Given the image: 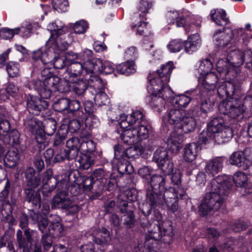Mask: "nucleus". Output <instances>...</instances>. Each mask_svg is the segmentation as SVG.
<instances>
[{
    "instance_id": "obj_24",
    "label": "nucleus",
    "mask_w": 252,
    "mask_h": 252,
    "mask_svg": "<svg viewBox=\"0 0 252 252\" xmlns=\"http://www.w3.org/2000/svg\"><path fill=\"white\" fill-rule=\"evenodd\" d=\"M166 184L167 176L165 175L155 174L151 177L149 187L164 192L169 189V188L166 187Z\"/></svg>"
},
{
    "instance_id": "obj_28",
    "label": "nucleus",
    "mask_w": 252,
    "mask_h": 252,
    "mask_svg": "<svg viewBox=\"0 0 252 252\" xmlns=\"http://www.w3.org/2000/svg\"><path fill=\"white\" fill-rule=\"evenodd\" d=\"M229 162L231 165L236 166L243 170H246L248 169L242 151L233 152L229 158Z\"/></svg>"
},
{
    "instance_id": "obj_9",
    "label": "nucleus",
    "mask_w": 252,
    "mask_h": 252,
    "mask_svg": "<svg viewBox=\"0 0 252 252\" xmlns=\"http://www.w3.org/2000/svg\"><path fill=\"white\" fill-rule=\"evenodd\" d=\"M117 206L120 212L124 214L121 217L123 224L128 228L133 227L135 222V216L133 212L128 209L127 201L119 198Z\"/></svg>"
},
{
    "instance_id": "obj_53",
    "label": "nucleus",
    "mask_w": 252,
    "mask_h": 252,
    "mask_svg": "<svg viewBox=\"0 0 252 252\" xmlns=\"http://www.w3.org/2000/svg\"><path fill=\"white\" fill-rule=\"evenodd\" d=\"M158 166L164 173L166 176L170 175L174 170V164L170 158L162 162L161 164H159Z\"/></svg>"
},
{
    "instance_id": "obj_56",
    "label": "nucleus",
    "mask_w": 252,
    "mask_h": 252,
    "mask_svg": "<svg viewBox=\"0 0 252 252\" xmlns=\"http://www.w3.org/2000/svg\"><path fill=\"white\" fill-rule=\"evenodd\" d=\"M63 231L62 224L58 220L55 222H51L49 227L50 233L55 236H60Z\"/></svg>"
},
{
    "instance_id": "obj_31",
    "label": "nucleus",
    "mask_w": 252,
    "mask_h": 252,
    "mask_svg": "<svg viewBox=\"0 0 252 252\" xmlns=\"http://www.w3.org/2000/svg\"><path fill=\"white\" fill-rule=\"evenodd\" d=\"M186 115V113L184 110L179 109H172L167 113L168 121L172 125L179 124Z\"/></svg>"
},
{
    "instance_id": "obj_37",
    "label": "nucleus",
    "mask_w": 252,
    "mask_h": 252,
    "mask_svg": "<svg viewBox=\"0 0 252 252\" xmlns=\"http://www.w3.org/2000/svg\"><path fill=\"white\" fill-rule=\"evenodd\" d=\"M84 115L86 119L90 120L93 125L95 124L97 121L96 116L94 115L95 108L93 102L90 100H86L84 103Z\"/></svg>"
},
{
    "instance_id": "obj_3",
    "label": "nucleus",
    "mask_w": 252,
    "mask_h": 252,
    "mask_svg": "<svg viewBox=\"0 0 252 252\" xmlns=\"http://www.w3.org/2000/svg\"><path fill=\"white\" fill-rule=\"evenodd\" d=\"M153 215L156 222L150 225L148 233L145 236L144 246L149 249L153 247L156 241L162 239L164 243H170L174 237L172 223L166 221L160 223L159 221L162 218V215L158 210L154 209Z\"/></svg>"
},
{
    "instance_id": "obj_29",
    "label": "nucleus",
    "mask_w": 252,
    "mask_h": 252,
    "mask_svg": "<svg viewBox=\"0 0 252 252\" xmlns=\"http://www.w3.org/2000/svg\"><path fill=\"white\" fill-rule=\"evenodd\" d=\"M226 12L222 9H213L211 11L210 16L212 20L219 26H223L229 23V19L226 17Z\"/></svg>"
},
{
    "instance_id": "obj_32",
    "label": "nucleus",
    "mask_w": 252,
    "mask_h": 252,
    "mask_svg": "<svg viewBox=\"0 0 252 252\" xmlns=\"http://www.w3.org/2000/svg\"><path fill=\"white\" fill-rule=\"evenodd\" d=\"M67 112L72 115L73 118H78L83 119L84 111L82 108H81L80 102L77 100H70L68 104Z\"/></svg>"
},
{
    "instance_id": "obj_38",
    "label": "nucleus",
    "mask_w": 252,
    "mask_h": 252,
    "mask_svg": "<svg viewBox=\"0 0 252 252\" xmlns=\"http://www.w3.org/2000/svg\"><path fill=\"white\" fill-rule=\"evenodd\" d=\"M78 161L80 169L87 170L94 165V158L91 154L81 153Z\"/></svg>"
},
{
    "instance_id": "obj_33",
    "label": "nucleus",
    "mask_w": 252,
    "mask_h": 252,
    "mask_svg": "<svg viewBox=\"0 0 252 252\" xmlns=\"http://www.w3.org/2000/svg\"><path fill=\"white\" fill-rule=\"evenodd\" d=\"M225 125L224 119L222 117H216L208 124L207 128L215 135L222 129Z\"/></svg>"
},
{
    "instance_id": "obj_2",
    "label": "nucleus",
    "mask_w": 252,
    "mask_h": 252,
    "mask_svg": "<svg viewBox=\"0 0 252 252\" xmlns=\"http://www.w3.org/2000/svg\"><path fill=\"white\" fill-rule=\"evenodd\" d=\"M174 68L172 62H169L162 64L157 71L152 74L150 73L148 79L150 85L148 89L152 92L150 105L154 108H158L164 105V92L166 89L168 90V84L170 80V75Z\"/></svg>"
},
{
    "instance_id": "obj_5",
    "label": "nucleus",
    "mask_w": 252,
    "mask_h": 252,
    "mask_svg": "<svg viewBox=\"0 0 252 252\" xmlns=\"http://www.w3.org/2000/svg\"><path fill=\"white\" fill-rule=\"evenodd\" d=\"M248 107L252 111V96L246 97L242 104L241 101L233 98L223 100L220 104L219 110L220 113L231 119L240 121L244 117V113Z\"/></svg>"
},
{
    "instance_id": "obj_4",
    "label": "nucleus",
    "mask_w": 252,
    "mask_h": 252,
    "mask_svg": "<svg viewBox=\"0 0 252 252\" xmlns=\"http://www.w3.org/2000/svg\"><path fill=\"white\" fill-rule=\"evenodd\" d=\"M185 194L184 190H176L175 188L171 187H169V189L164 192L148 187L146 190V199L151 205L156 207L165 205L170 211L174 213L179 208V198L183 199Z\"/></svg>"
},
{
    "instance_id": "obj_42",
    "label": "nucleus",
    "mask_w": 252,
    "mask_h": 252,
    "mask_svg": "<svg viewBox=\"0 0 252 252\" xmlns=\"http://www.w3.org/2000/svg\"><path fill=\"white\" fill-rule=\"evenodd\" d=\"M117 70L119 73L129 75L135 72V63L133 61H128L119 64Z\"/></svg>"
},
{
    "instance_id": "obj_64",
    "label": "nucleus",
    "mask_w": 252,
    "mask_h": 252,
    "mask_svg": "<svg viewBox=\"0 0 252 252\" xmlns=\"http://www.w3.org/2000/svg\"><path fill=\"white\" fill-rule=\"evenodd\" d=\"M184 43L180 39L172 40L167 45V47L171 52L176 53L179 52L183 49Z\"/></svg>"
},
{
    "instance_id": "obj_17",
    "label": "nucleus",
    "mask_w": 252,
    "mask_h": 252,
    "mask_svg": "<svg viewBox=\"0 0 252 252\" xmlns=\"http://www.w3.org/2000/svg\"><path fill=\"white\" fill-rule=\"evenodd\" d=\"M224 158L217 157L210 160L205 166V171L213 176L220 172L223 167Z\"/></svg>"
},
{
    "instance_id": "obj_36",
    "label": "nucleus",
    "mask_w": 252,
    "mask_h": 252,
    "mask_svg": "<svg viewBox=\"0 0 252 252\" xmlns=\"http://www.w3.org/2000/svg\"><path fill=\"white\" fill-rule=\"evenodd\" d=\"M68 133V127L64 126L60 127L56 134L54 141L53 147L57 149L61 148L64 144V141L66 139Z\"/></svg>"
},
{
    "instance_id": "obj_54",
    "label": "nucleus",
    "mask_w": 252,
    "mask_h": 252,
    "mask_svg": "<svg viewBox=\"0 0 252 252\" xmlns=\"http://www.w3.org/2000/svg\"><path fill=\"white\" fill-rule=\"evenodd\" d=\"M233 180L236 186L239 187H244L247 183V177L242 172H237L233 176Z\"/></svg>"
},
{
    "instance_id": "obj_25",
    "label": "nucleus",
    "mask_w": 252,
    "mask_h": 252,
    "mask_svg": "<svg viewBox=\"0 0 252 252\" xmlns=\"http://www.w3.org/2000/svg\"><path fill=\"white\" fill-rule=\"evenodd\" d=\"M103 66V62L101 60L99 59H93L84 63V70L88 75L102 73Z\"/></svg>"
},
{
    "instance_id": "obj_14",
    "label": "nucleus",
    "mask_w": 252,
    "mask_h": 252,
    "mask_svg": "<svg viewBox=\"0 0 252 252\" xmlns=\"http://www.w3.org/2000/svg\"><path fill=\"white\" fill-rule=\"evenodd\" d=\"M72 41L71 36L68 34H65L64 32L63 33L59 34L54 37V40L52 41L49 42L48 40L47 44L48 46L51 45L57 47L60 50L64 51L68 48Z\"/></svg>"
},
{
    "instance_id": "obj_23",
    "label": "nucleus",
    "mask_w": 252,
    "mask_h": 252,
    "mask_svg": "<svg viewBox=\"0 0 252 252\" xmlns=\"http://www.w3.org/2000/svg\"><path fill=\"white\" fill-rule=\"evenodd\" d=\"M43 184L47 185L48 187L54 190L56 187L58 189H61L63 184H65V180H63L58 182L57 179L52 176V170L50 169H48L43 173L42 179Z\"/></svg>"
},
{
    "instance_id": "obj_59",
    "label": "nucleus",
    "mask_w": 252,
    "mask_h": 252,
    "mask_svg": "<svg viewBox=\"0 0 252 252\" xmlns=\"http://www.w3.org/2000/svg\"><path fill=\"white\" fill-rule=\"evenodd\" d=\"M10 129V124L7 120H0V140H2V137L5 138L8 135Z\"/></svg>"
},
{
    "instance_id": "obj_13",
    "label": "nucleus",
    "mask_w": 252,
    "mask_h": 252,
    "mask_svg": "<svg viewBox=\"0 0 252 252\" xmlns=\"http://www.w3.org/2000/svg\"><path fill=\"white\" fill-rule=\"evenodd\" d=\"M84 70V65L78 62H72L68 64L64 74L65 79L69 82H74L75 79L77 80L82 74Z\"/></svg>"
},
{
    "instance_id": "obj_63",
    "label": "nucleus",
    "mask_w": 252,
    "mask_h": 252,
    "mask_svg": "<svg viewBox=\"0 0 252 252\" xmlns=\"http://www.w3.org/2000/svg\"><path fill=\"white\" fill-rule=\"evenodd\" d=\"M69 99L67 98H62L55 103V107L56 110L59 112H62L64 110L68 111Z\"/></svg>"
},
{
    "instance_id": "obj_61",
    "label": "nucleus",
    "mask_w": 252,
    "mask_h": 252,
    "mask_svg": "<svg viewBox=\"0 0 252 252\" xmlns=\"http://www.w3.org/2000/svg\"><path fill=\"white\" fill-rule=\"evenodd\" d=\"M198 139L200 144H206L214 139V135L207 128L206 130H203L199 134Z\"/></svg>"
},
{
    "instance_id": "obj_48",
    "label": "nucleus",
    "mask_w": 252,
    "mask_h": 252,
    "mask_svg": "<svg viewBox=\"0 0 252 252\" xmlns=\"http://www.w3.org/2000/svg\"><path fill=\"white\" fill-rule=\"evenodd\" d=\"M84 117V116L83 117H84L83 119L74 118V119L71 120L69 123V127L72 128L75 131L80 129L81 126L83 124H85L86 126H93L94 125L92 124V122H90V120L86 119Z\"/></svg>"
},
{
    "instance_id": "obj_45",
    "label": "nucleus",
    "mask_w": 252,
    "mask_h": 252,
    "mask_svg": "<svg viewBox=\"0 0 252 252\" xmlns=\"http://www.w3.org/2000/svg\"><path fill=\"white\" fill-rule=\"evenodd\" d=\"M168 148L170 149L173 152H177L182 147L181 143L179 142V138L176 133H173L165 141Z\"/></svg>"
},
{
    "instance_id": "obj_15",
    "label": "nucleus",
    "mask_w": 252,
    "mask_h": 252,
    "mask_svg": "<svg viewBox=\"0 0 252 252\" xmlns=\"http://www.w3.org/2000/svg\"><path fill=\"white\" fill-rule=\"evenodd\" d=\"M10 188V183L7 180L4 189L0 193V211L7 209L11 213L15 206V203L8 200L9 190Z\"/></svg>"
},
{
    "instance_id": "obj_27",
    "label": "nucleus",
    "mask_w": 252,
    "mask_h": 252,
    "mask_svg": "<svg viewBox=\"0 0 252 252\" xmlns=\"http://www.w3.org/2000/svg\"><path fill=\"white\" fill-rule=\"evenodd\" d=\"M233 131L228 126H225L217 134L214 135L215 142L218 144H223L228 141L233 137Z\"/></svg>"
},
{
    "instance_id": "obj_6",
    "label": "nucleus",
    "mask_w": 252,
    "mask_h": 252,
    "mask_svg": "<svg viewBox=\"0 0 252 252\" xmlns=\"http://www.w3.org/2000/svg\"><path fill=\"white\" fill-rule=\"evenodd\" d=\"M28 218L27 215L23 214L20 218L19 226L24 232L18 229L16 233V240L19 249H22L23 252H41L40 246L36 244H32V230L28 228Z\"/></svg>"
},
{
    "instance_id": "obj_41",
    "label": "nucleus",
    "mask_w": 252,
    "mask_h": 252,
    "mask_svg": "<svg viewBox=\"0 0 252 252\" xmlns=\"http://www.w3.org/2000/svg\"><path fill=\"white\" fill-rule=\"evenodd\" d=\"M181 122L182 124L180 126V127L184 133L192 131L196 126V123L195 120L191 116L186 115Z\"/></svg>"
},
{
    "instance_id": "obj_10",
    "label": "nucleus",
    "mask_w": 252,
    "mask_h": 252,
    "mask_svg": "<svg viewBox=\"0 0 252 252\" xmlns=\"http://www.w3.org/2000/svg\"><path fill=\"white\" fill-rule=\"evenodd\" d=\"M82 183L85 191H91L95 193V195L91 196L92 199H95L100 196L101 192L103 189V185L101 183V181L97 179L94 180L93 176H84L82 177Z\"/></svg>"
},
{
    "instance_id": "obj_47",
    "label": "nucleus",
    "mask_w": 252,
    "mask_h": 252,
    "mask_svg": "<svg viewBox=\"0 0 252 252\" xmlns=\"http://www.w3.org/2000/svg\"><path fill=\"white\" fill-rule=\"evenodd\" d=\"M136 135H137L138 141L140 140L146 139L149 137V130L145 124H140L132 127Z\"/></svg>"
},
{
    "instance_id": "obj_52",
    "label": "nucleus",
    "mask_w": 252,
    "mask_h": 252,
    "mask_svg": "<svg viewBox=\"0 0 252 252\" xmlns=\"http://www.w3.org/2000/svg\"><path fill=\"white\" fill-rule=\"evenodd\" d=\"M20 31V28L13 29L4 28L0 29V37L3 39H11L15 34H18Z\"/></svg>"
},
{
    "instance_id": "obj_57",
    "label": "nucleus",
    "mask_w": 252,
    "mask_h": 252,
    "mask_svg": "<svg viewBox=\"0 0 252 252\" xmlns=\"http://www.w3.org/2000/svg\"><path fill=\"white\" fill-rule=\"evenodd\" d=\"M177 12L170 13L168 17L169 23L173 24L176 22L177 27H184L186 23L185 19L183 17L179 18Z\"/></svg>"
},
{
    "instance_id": "obj_11",
    "label": "nucleus",
    "mask_w": 252,
    "mask_h": 252,
    "mask_svg": "<svg viewBox=\"0 0 252 252\" xmlns=\"http://www.w3.org/2000/svg\"><path fill=\"white\" fill-rule=\"evenodd\" d=\"M227 57L229 59L232 67L239 66L245 62L246 67L251 68L249 60L252 57V52L250 50H246L244 52L232 51L228 54Z\"/></svg>"
},
{
    "instance_id": "obj_1",
    "label": "nucleus",
    "mask_w": 252,
    "mask_h": 252,
    "mask_svg": "<svg viewBox=\"0 0 252 252\" xmlns=\"http://www.w3.org/2000/svg\"><path fill=\"white\" fill-rule=\"evenodd\" d=\"M232 186L231 178L226 176H218L208 186L210 191L206 193L198 206L202 216H207L212 211L219 210L223 205Z\"/></svg>"
},
{
    "instance_id": "obj_8",
    "label": "nucleus",
    "mask_w": 252,
    "mask_h": 252,
    "mask_svg": "<svg viewBox=\"0 0 252 252\" xmlns=\"http://www.w3.org/2000/svg\"><path fill=\"white\" fill-rule=\"evenodd\" d=\"M48 102L36 96L29 95L27 97V107L30 113L35 115L45 117L49 115Z\"/></svg>"
},
{
    "instance_id": "obj_46",
    "label": "nucleus",
    "mask_w": 252,
    "mask_h": 252,
    "mask_svg": "<svg viewBox=\"0 0 252 252\" xmlns=\"http://www.w3.org/2000/svg\"><path fill=\"white\" fill-rule=\"evenodd\" d=\"M232 68L229 62V59L227 57L225 59H220L216 63V68L218 72L226 75Z\"/></svg>"
},
{
    "instance_id": "obj_34",
    "label": "nucleus",
    "mask_w": 252,
    "mask_h": 252,
    "mask_svg": "<svg viewBox=\"0 0 252 252\" xmlns=\"http://www.w3.org/2000/svg\"><path fill=\"white\" fill-rule=\"evenodd\" d=\"M19 159V152L17 149H11L9 150L4 159L5 166L8 168L14 167Z\"/></svg>"
},
{
    "instance_id": "obj_60",
    "label": "nucleus",
    "mask_w": 252,
    "mask_h": 252,
    "mask_svg": "<svg viewBox=\"0 0 252 252\" xmlns=\"http://www.w3.org/2000/svg\"><path fill=\"white\" fill-rule=\"evenodd\" d=\"M156 207L155 205H151L149 201L145 200V202L139 204V209L142 214L146 217L151 214L152 210Z\"/></svg>"
},
{
    "instance_id": "obj_12",
    "label": "nucleus",
    "mask_w": 252,
    "mask_h": 252,
    "mask_svg": "<svg viewBox=\"0 0 252 252\" xmlns=\"http://www.w3.org/2000/svg\"><path fill=\"white\" fill-rule=\"evenodd\" d=\"M146 124L144 115L143 113L139 110L133 111L131 114L126 116L125 120H123L120 123V126L122 128L128 127H135L134 125L138 126L140 124Z\"/></svg>"
},
{
    "instance_id": "obj_7",
    "label": "nucleus",
    "mask_w": 252,
    "mask_h": 252,
    "mask_svg": "<svg viewBox=\"0 0 252 252\" xmlns=\"http://www.w3.org/2000/svg\"><path fill=\"white\" fill-rule=\"evenodd\" d=\"M41 74L44 78L42 80H37L34 82V88L41 97L48 99L51 96L50 90L51 86L58 81V77L53 76L50 69L49 68L42 69Z\"/></svg>"
},
{
    "instance_id": "obj_43",
    "label": "nucleus",
    "mask_w": 252,
    "mask_h": 252,
    "mask_svg": "<svg viewBox=\"0 0 252 252\" xmlns=\"http://www.w3.org/2000/svg\"><path fill=\"white\" fill-rule=\"evenodd\" d=\"M71 82V89L78 95H83L88 87L87 80L77 79V80L75 79L74 82Z\"/></svg>"
},
{
    "instance_id": "obj_22",
    "label": "nucleus",
    "mask_w": 252,
    "mask_h": 252,
    "mask_svg": "<svg viewBox=\"0 0 252 252\" xmlns=\"http://www.w3.org/2000/svg\"><path fill=\"white\" fill-rule=\"evenodd\" d=\"M71 201L66 191H61L53 198L52 206L55 208L66 209L71 204Z\"/></svg>"
},
{
    "instance_id": "obj_19",
    "label": "nucleus",
    "mask_w": 252,
    "mask_h": 252,
    "mask_svg": "<svg viewBox=\"0 0 252 252\" xmlns=\"http://www.w3.org/2000/svg\"><path fill=\"white\" fill-rule=\"evenodd\" d=\"M24 193L25 200L31 203L35 210L41 207V196L39 190H35L34 189L25 188Z\"/></svg>"
},
{
    "instance_id": "obj_44",
    "label": "nucleus",
    "mask_w": 252,
    "mask_h": 252,
    "mask_svg": "<svg viewBox=\"0 0 252 252\" xmlns=\"http://www.w3.org/2000/svg\"><path fill=\"white\" fill-rule=\"evenodd\" d=\"M56 121L52 118L45 119L43 122H42L43 131H44L48 136H51L54 134L56 129Z\"/></svg>"
},
{
    "instance_id": "obj_18",
    "label": "nucleus",
    "mask_w": 252,
    "mask_h": 252,
    "mask_svg": "<svg viewBox=\"0 0 252 252\" xmlns=\"http://www.w3.org/2000/svg\"><path fill=\"white\" fill-rule=\"evenodd\" d=\"M25 176L27 182L25 188L35 189L41 183V177L39 173H36L33 168L29 167L25 172Z\"/></svg>"
},
{
    "instance_id": "obj_16",
    "label": "nucleus",
    "mask_w": 252,
    "mask_h": 252,
    "mask_svg": "<svg viewBox=\"0 0 252 252\" xmlns=\"http://www.w3.org/2000/svg\"><path fill=\"white\" fill-rule=\"evenodd\" d=\"M218 81V77L214 72H210L205 74L204 78L199 79L202 87L201 91L207 92L214 91Z\"/></svg>"
},
{
    "instance_id": "obj_35",
    "label": "nucleus",
    "mask_w": 252,
    "mask_h": 252,
    "mask_svg": "<svg viewBox=\"0 0 252 252\" xmlns=\"http://www.w3.org/2000/svg\"><path fill=\"white\" fill-rule=\"evenodd\" d=\"M198 146L196 143H190L186 146L184 149L183 158L188 162L194 160L197 156Z\"/></svg>"
},
{
    "instance_id": "obj_40",
    "label": "nucleus",
    "mask_w": 252,
    "mask_h": 252,
    "mask_svg": "<svg viewBox=\"0 0 252 252\" xmlns=\"http://www.w3.org/2000/svg\"><path fill=\"white\" fill-rule=\"evenodd\" d=\"M169 158L167 150L163 147H159L154 152L153 161L158 166Z\"/></svg>"
},
{
    "instance_id": "obj_50",
    "label": "nucleus",
    "mask_w": 252,
    "mask_h": 252,
    "mask_svg": "<svg viewBox=\"0 0 252 252\" xmlns=\"http://www.w3.org/2000/svg\"><path fill=\"white\" fill-rule=\"evenodd\" d=\"M25 124L32 133L40 129L42 126V122L34 117L27 118Z\"/></svg>"
},
{
    "instance_id": "obj_30",
    "label": "nucleus",
    "mask_w": 252,
    "mask_h": 252,
    "mask_svg": "<svg viewBox=\"0 0 252 252\" xmlns=\"http://www.w3.org/2000/svg\"><path fill=\"white\" fill-rule=\"evenodd\" d=\"M50 93L52 92H59L60 93H67L71 90V82H69L67 79L60 80L58 77V81L54 83L50 88Z\"/></svg>"
},
{
    "instance_id": "obj_49",
    "label": "nucleus",
    "mask_w": 252,
    "mask_h": 252,
    "mask_svg": "<svg viewBox=\"0 0 252 252\" xmlns=\"http://www.w3.org/2000/svg\"><path fill=\"white\" fill-rule=\"evenodd\" d=\"M64 188L66 189L67 192L70 193L72 196L77 195L81 191L80 185L74 182L67 183L66 180H65V184H63V186L61 188L62 189Z\"/></svg>"
},
{
    "instance_id": "obj_58",
    "label": "nucleus",
    "mask_w": 252,
    "mask_h": 252,
    "mask_svg": "<svg viewBox=\"0 0 252 252\" xmlns=\"http://www.w3.org/2000/svg\"><path fill=\"white\" fill-rule=\"evenodd\" d=\"M89 28V24L85 20H80L76 22L73 26L74 32L78 34H83L86 32Z\"/></svg>"
},
{
    "instance_id": "obj_51",
    "label": "nucleus",
    "mask_w": 252,
    "mask_h": 252,
    "mask_svg": "<svg viewBox=\"0 0 252 252\" xmlns=\"http://www.w3.org/2000/svg\"><path fill=\"white\" fill-rule=\"evenodd\" d=\"M6 71L10 77H16L20 75V64L14 62H9L6 64Z\"/></svg>"
},
{
    "instance_id": "obj_26",
    "label": "nucleus",
    "mask_w": 252,
    "mask_h": 252,
    "mask_svg": "<svg viewBox=\"0 0 252 252\" xmlns=\"http://www.w3.org/2000/svg\"><path fill=\"white\" fill-rule=\"evenodd\" d=\"M123 129L120 138L124 143L127 145H132L138 142L137 135L133 132V127H128Z\"/></svg>"
},
{
    "instance_id": "obj_21",
    "label": "nucleus",
    "mask_w": 252,
    "mask_h": 252,
    "mask_svg": "<svg viewBox=\"0 0 252 252\" xmlns=\"http://www.w3.org/2000/svg\"><path fill=\"white\" fill-rule=\"evenodd\" d=\"M91 135L89 132H82V141L80 152L83 154H91L96 148V144L90 139Z\"/></svg>"
},
{
    "instance_id": "obj_39",
    "label": "nucleus",
    "mask_w": 252,
    "mask_h": 252,
    "mask_svg": "<svg viewBox=\"0 0 252 252\" xmlns=\"http://www.w3.org/2000/svg\"><path fill=\"white\" fill-rule=\"evenodd\" d=\"M200 39L198 34H194L190 36L188 40L184 43L185 50L187 53H191L194 51L199 43Z\"/></svg>"
},
{
    "instance_id": "obj_62",
    "label": "nucleus",
    "mask_w": 252,
    "mask_h": 252,
    "mask_svg": "<svg viewBox=\"0 0 252 252\" xmlns=\"http://www.w3.org/2000/svg\"><path fill=\"white\" fill-rule=\"evenodd\" d=\"M49 28L50 29L51 36L48 39V42H50L54 40V37L56 35L63 33L64 31L62 26H58L55 23H52L49 25Z\"/></svg>"
},
{
    "instance_id": "obj_20",
    "label": "nucleus",
    "mask_w": 252,
    "mask_h": 252,
    "mask_svg": "<svg viewBox=\"0 0 252 252\" xmlns=\"http://www.w3.org/2000/svg\"><path fill=\"white\" fill-rule=\"evenodd\" d=\"M236 32V31L232 32L230 30L227 32L221 30L217 31L213 36L214 40L216 42L217 45L225 47L230 43L232 35Z\"/></svg>"
},
{
    "instance_id": "obj_55",
    "label": "nucleus",
    "mask_w": 252,
    "mask_h": 252,
    "mask_svg": "<svg viewBox=\"0 0 252 252\" xmlns=\"http://www.w3.org/2000/svg\"><path fill=\"white\" fill-rule=\"evenodd\" d=\"M212 68V63L208 59L200 61L198 70L201 74L205 75L210 72Z\"/></svg>"
}]
</instances>
